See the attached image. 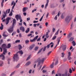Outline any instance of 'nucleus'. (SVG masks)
<instances>
[{
    "mask_svg": "<svg viewBox=\"0 0 76 76\" xmlns=\"http://www.w3.org/2000/svg\"><path fill=\"white\" fill-rule=\"evenodd\" d=\"M15 71H14V72H12L11 74V75H10V76H12V75H14V74H15Z\"/></svg>",
    "mask_w": 76,
    "mask_h": 76,
    "instance_id": "nucleus-31",
    "label": "nucleus"
},
{
    "mask_svg": "<svg viewBox=\"0 0 76 76\" xmlns=\"http://www.w3.org/2000/svg\"><path fill=\"white\" fill-rule=\"evenodd\" d=\"M15 18L17 20H18V19L20 20V19H22V18H21V16H20V15H17L15 16Z\"/></svg>",
    "mask_w": 76,
    "mask_h": 76,
    "instance_id": "nucleus-6",
    "label": "nucleus"
},
{
    "mask_svg": "<svg viewBox=\"0 0 76 76\" xmlns=\"http://www.w3.org/2000/svg\"><path fill=\"white\" fill-rule=\"evenodd\" d=\"M2 57V60H4L5 58V56L3 55V54H2L0 55V57L1 58Z\"/></svg>",
    "mask_w": 76,
    "mask_h": 76,
    "instance_id": "nucleus-9",
    "label": "nucleus"
},
{
    "mask_svg": "<svg viewBox=\"0 0 76 76\" xmlns=\"http://www.w3.org/2000/svg\"><path fill=\"white\" fill-rule=\"evenodd\" d=\"M1 76H6V74H2L1 75Z\"/></svg>",
    "mask_w": 76,
    "mask_h": 76,
    "instance_id": "nucleus-55",
    "label": "nucleus"
},
{
    "mask_svg": "<svg viewBox=\"0 0 76 76\" xmlns=\"http://www.w3.org/2000/svg\"><path fill=\"white\" fill-rule=\"evenodd\" d=\"M38 22V21H35V20H34L33 22L34 23H37Z\"/></svg>",
    "mask_w": 76,
    "mask_h": 76,
    "instance_id": "nucleus-53",
    "label": "nucleus"
},
{
    "mask_svg": "<svg viewBox=\"0 0 76 76\" xmlns=\"http://www.w3.org/2000/svg\"><path fill=\"white\" fill-rule=\"evenodd\" d=\"M68 58L69 60H72V58L71 57H70V56H68Z\"/></svg>",
    "mask_w": 76,
    "mask_h": 76,
    "instance_id": "nucleus-46",
    "label": "nucleus"
},
{
    "mask_svg": "<svg viewBox=\"0 0 76 76\" xmlns=\"http://www.w3.org/2000/svg\"><path fill=\"white\" fill-rule=\"evenodd\" d=\"M0 66H3V61H0Z\"/></svg>",
    "mask_w": 76,
    "mask_h": 76,
    "instance_id": "nucleus-24",
    "label": "nucleus"
},
{
    "mask_svg": "<svg viewBox=\"0 0 76 76\" xmlns=\"http://www.w3.org/2000/svg\"><path fill=\"white\" fill-rule=\"evenodd\" d=\"M72 18V16H67L65 19V22L66 23H69L70 21V20Z\"/></svg>",
    "mask_w": 76,
    "mask_h": 76,
    "instance_id": "nucleus-1",
    "label": "nucleus"
},
{
    "mask_svg": "<svg viewBox=\"0 0 76 76\" xmlns=\"http://www.w3.org/2000/svg\"><path fill=\"white\" fill-rule=\"evenodd\" d=\"M13 28H14V26H11L10 28L8 29V31L9 32V33H12L14 29Z\"/></svg>",
    "mask_w": 76,
    "mask_h": 76,
    "instance_id": "nucleus-4",
    "label": "nucleus"
},
{
    "mask_svg": "<svg viewBox=\"0 0 76 76\" xmlns=\"http://www.w3.org/2000/svg\"><path fill=\"white\" fill-rule=\"evenodd\" d=\"M48 32H46V33L45 35V37L46 38H48L49 37V36H48Z\"/></svg>",
    "mask_w": 76,
    "mask_h": 76,
    "instance_id": "nucleus-27",
    "label": "nucleus"
},
{
    "mask_svg": "<svg viewBox=\"0 0 76 76\" xmlns=\"http://www.w3.org/2000/svg\"><path fill=\"white\" fill-rule=\"evenodd\" d=\"M16 19H13V23H12V26H14V25H15V23H16Z\"/></svg>",
    "mask_w": 76,
    "mask_h": 76,
    "instance_id": "nucleus-15",
    "label": "nucleus"
},
{
    "mask_svg": "<svg viewBox=\"0 0 76 76\" xmlns=\"http://www.w3.org/2000/svg\"><path fill=\"white\" fill-rule=\"evenodd\" d=\"M45 14V13H44V15L40 18V19L39 20L40 22H41V21H42V19L43 18V17H44V16Z\"/></svg>",
    "mask_w": 76,
    "mask_h": 76,
    "instance_id": "nucleus-25",
    "label": "nucleus"
},
{
    "mask_svg": "<svg viewBox=\"0 0 76 76\" xmlns=\"http://www.w3.org/2000/svg\"><path fill=\"white\" fill-rule=\"evenodd\" d=\"M52 52V51H50L48 53V56L49 55H50V54Z\"/></svg>",
    "mask_w": 76,
    "mask_h": 76,
    "instance_id": "nucleus-58",
    "label": "nucleus"
},
{
    "mask_svg": "<svg viewBox=\"0 0 76 76\" xmlns=\"http://www.w3.org/2000/svg\"><path fill=\"white\" fill-rule=\"evenodd\" d=\"M20 31L23 32H25V28L23 26H21L20 27Z\"/></svg>",
    "mask_w": 76,
    "mask_h": 76,
    "instance_id": "nucleus-8",
    "label": "nucleus"
},
{
    "mask_svg": "<svg viewBox=\"0 0 76 76\" xmlns=\"http://www.w3.org/2000/svg\"><path fill=\"white\" fill-rule=\"evenodd\" d=\"M30 63H31V62L28 61V62L26 63V66H29V65L30 64Z\"/></svg>",
    "mask_w": 76,
    "mask_h": 76,
    "instance_id": "nucleus-32",
    "label": "nucleus"
},
{
    "mask_svg": "<svg viewBox=\"0 0 76 76\" xmlns=\"http://www.w3.org/2000/svg\"><path fill=\"white\" fill-rule=\"evenodd\" d=\"M38 47H36L35 48L34 50L35 51H37V50H38Z\"/></svg>",
    "mask_w": 76,
    "mask_h": 76,
    "instance_id": "nucleus-48",
    "label": "nucleus"
},
{
    "mask_svg": "<svg viewBox=\"0 0 76 76\" xmlns=\"http://www.w3.org/2000/svg\"><path fill=\"white\" fill-rule=\"evenodd\" d=\"M29 40H28V39H27L25 41V43L26 44H27V43H28V42H29Z\"/></svg>",
    "mask_w": 76,
    "mask_h": 76,
    "instance_id": "nucleus-43",
    "label": "nucleus"
},
{
    "mask_svg": "<svg viewBox=\"0 0 76 76\" xmlns=\"http://www.w3.org/2000/svg\"><path fill=\"white\" fill-rule=\"evenodd\" d=\"M13 58L14 61H18V60H19V56H18V55L17 54H14Z\"/></svg>",
    "mask_w": 76,
    "mask_h": 76,
    "instance_id": "nucleus-2",
    "label": "nucleus"
},
{
    "mask_svg": "<svg viewBox=\"0 0 76 76\" xmlns=\"http://www.w3.org/2000/svg\"><path fill=\"white\" fill-rule=\"evenodd\" d=\"M41 60L40 59V58H39L35 61H34V63H38V64L37 65V66H39L41 64Z\"/></svg>",
    "mask_w": 76,
    "mask_h": 76,
    "instance_id": "nucleus-3",
    "label": "nucleus"
},
{
    "mask_svg": "<svg viewBox=\"0 0 76 76\" xmlns=\"http://www.w3.org/2000/svg\"><path fill=\"white\" fill-rule=\"evenodd\" d=\"M73 40V38L71 37L69 39V41L70 42L72 41Z\"/></svg>",
    "mask_w": 76,
    "mask_h": 76,
    "instance_id": "nucleus-37",
    "label": "nucleus"
},
{
    "mask_svg": "<svg viewBox=\"0 0 76 76\" xmlns=\"http://www.w3.org/2000/svg\"><path fill=\"white\" fill-rule=\"evenodd\" d=\"M42 49H41L38 52V54L40 52H41V51H42Z\"/></svg>",
    "mask_w": 76,
    "mask_h": 76,
    "instance_id": "nucleus-49",
    "label": "nucleus"
},
{
    "mask_svg": "<svg viewBox=\"0 0 76 76\" xmlns=\"http://www.w3.org/2000/svg\"><path fill=\"white\" fill-rule=\"evenodd\" d=\"M6 53H7V49L5 48H4V51L3 53V54L6 55Z\"/></svg>",
    "mask_w": 76,
    "mask_h": 76,
    "instance_id": "nucleus-11",
    "label": "nucleus"
},
{
    "mask_svg": "<svg viewBox=\"0 0 76 76\" xmlns=\"http://www.w3.org/2000/svg\"><path fill=\"white\" fill-rule=\"evenodd\" d=\"M2 48H7V46H6V45L5 44H3L2 45Z\"/></svg>",
    "mask_w": 76,
    "mask_h": 76,
    "instance_id": "nucleus-12",
    "label": "nucleus"
},
{
    "mask_svg": "<svg viewBox=\"0 0 76 76\" xmlns=\"http://www.w3.org/2000/svg\"><path fill=\"white\" fill-rule=\"evenodd\" d=\"M34 47L35 45L34 44L32 45L29 47V50H32V48H34Z\"/></svg>",
    "mask_w": 76,
    "mask_h": 76,
    "instance_id": "nucleus-10",
    "label": "nucleus"
},
{
    "mask_svg": "<svg viewBox=\"0 0 76 76\" xmlns=\"http://www.w3.org/2000/svg\"><path fill=\"white\" fill-rule=\"evenodd\" d=\"M15 5H16V3L15 2L13 6L12 7V12H13V9H14V7H15Z\"/></svg>",
    "mask_w": 76,
    "mask_h": 76,
    "instance_id": "nucleus-19",
    "label": "nucleus"
},
{
    "mask_svg": "<svg viewBox=\"0 0 76 76\" xmlns=\"http://www.w3.org/2000/svg\"><path fill=\"white\" fill-rule=\"evenodd\" d=\"M54 66V62H53V63L52 64H51L50 65V68L52 69V68H53Z\"/></svg>",
    "mask_w": 76,
    "mask_h": 76,
    "instance_id": "nucleus-30",
    "label": "nucleus"
},
{
    "mask_svg": "<svg viewBox=\"0 0 76 76\" xmlns=\"http://www.w3.org/2000/svg\"><path fill=\"white\" fill-rule=\"evenodd\" d=\"M66 47H67L66 46V45H64L63 46V47H62V50L63 51H64L65 50H66Z\"/></svg>",
    "mask_w": 76,
    "mask_h": 76,
    "instance_id": "nucleus-14",
    "label": "nucleus"
},
{
    "mask_svg": "<svg viewBox=\"0 0 76 76\" xmlns=\"http://www.w3.org/2000/svg\"><path fill=\"white\" fill-rule=\"evenodd\" d=\"M52 15H54V14H55V11H53L52 12Z\"/></svg>",
    "mask_w": 76,
    "mask_h": 76,
    "instance_id": "nucleus-61",
    "label": "nucleus"
},
{
    "mask_svg": "<svg viewBox=\"0 0 76 76\" xmlns=\"http://www.w3.org/2000/svg\"><path fill=\"white\" fill-rule=\"evenodd\" d=\"M47 48V47H45L43 49V51H45V50H46V48Z\"/></svg>",
    "mask_w": 76,
    "mask_h": 76,
    "instance_id": "nucleus-57",
    "label": "nucleus"
},
{
    "mask_svg": "<svg viewBox=\"0 0 76 76\" xmlns=\"http://www.w3.org/2000/svg\"><path fill=\"white\" fill-rule=\"evenodd\" d=\"M57 37V36H55L54 37H53L52 39V40H54L56 38V37Z\"/></svg>",
    "mask_w": 76,
    "mask_h": 76,
    "instance_id": "nucleus-45",
    "label": "nucleus"
},
{
    "mask_svg": "<svg viewBox=\"0 0 76 76\" xmlns=\"http://www.w3.org/2000/svg\"><path fill=\"white\" fill-rule=\"evenodd\" d=\"M6 22L5 24L6 25H8V23H9V21L11 20V18L10 17H7L6 19Z\"/></svg>",
    "mask_w": 76,
    "mask_h": 76,
    "instance_id": "nucleus-5",
    "label": "nucleus"
},
{
    "mask_svg": "<svg viewBox=\"0 0 76 76\" xmlns=\"http://www.w3.org/2000/svg\"><path fill=\"white\" fill-rule=\"evenodd\" d=\"M28 7H24L23 10V12H26V10H28Z\"/></svg>",
    "mask_w": 76,
    "mask_h": 76,
    "instance_id": "nucleus-13",
    "label": "nucleus"
},
{
    "mask_svg": "<svg viewBox=\"0 0 76 76\" xmlns=\"http://www.w3.org/2000/svg\"><path fill=\"white\" fill-rule=\"evenodd\" d=\"M20 40H17L15 41V43H18V42H20Z\"/></svg>",
    "mask_w": 76,
    "mask_h": 76,
    "instance_id": "nucleus-40",
    "label": "nucleus"
},
{
    "mask_svg": "<svg viewBox=\"0 0 76 76\" xmlns=\"http://www.w3.org/2000/svg\"><path fill=\"white\" fill-rule=\"evenodd\" d=\"M69 72L70 73H72V70L71 69H69Z\"/></svg>",
    "mask_w": 76,
    "mask_h": 76,
    "instance_id": "nucleus-52",
    "label": "nucleus"
},
{
    "mask_svg": "<svg viewBox=\"0 0 76 76\" xmlns=\"http://www.w3.org/2000/svg\"><path fill=\"white\" fill-rule=\"evenodd\" d=\"M23 15H24L25 16H26V13L23 12Z\"/></svg>",
    "mask_w": 76,
    "mask_h": 76,
    "instance_id": "nucleus-64",
    "label": "nucleus"
},
{
    "mask_svg": "<svg viewBox=\"0 0 76 76\" xmlns=\"http://www.w3.org/2000/svg\"><path fill=\"white\" fill-rule=\"evenodd\" d=\"M68 74H67V71H66L64 74H62V76H67Z\"/></svg>",
    "mask_w": 76,
    "mask_h": 76,
    "instance_id": "nucleus-16",
    "label": "nucleus"
},
{
    "mask_svg": "<svg viewBox=\"0 0 76 76\" xmlns=\"http://www.w3.org/2000/svg\"><path fill=\"white\" fill-rule=\"evenodd\" d=\"M35 39H30V42H35Z\"/></svg>",
    "mask_w": 76,
    "mask_h": 76,
    "instance_id": "nucleus-35",
    "label": "nucleus"
},
{
    "mask_svg": "<svg viewBox=\"0 0 76 76\" xmlns=\"http://www.w3.org/2000/svg\"><path fill=\"white\" fill-rule=\"evenodd\" d=\"M45 58H42V60H41V61L42 63H43L44 62V60L45 59Z\"/></svg>",
    "mask_w": 76,
    "mask_h": 76,
    "instance_id": "nucleus-41",
    "label": "nucleus"
},
{
    "mask_svg": "<svg viewBox=\"0 0 76 76\" xmlns=\"http://www.w3.org/2000/svg\"><path fill=\"white\" fill-rule=\"evenodd\" d=\"M27 21H28V20H30V18H29V17L28 18H27Z\"/></svg>",
    "mask_w": 76,
    "mask_h": 76,
    "instance_id": "nucleus-62",
    "label": "nucleus"
},
{
    "mask_svg": "<svg viewBox=\"0 0 76 76\" xmlns=\"http://www.w3.org/2000/svg\"><path fill=\"white\" fill-rule=\"evenodd\" d=\"M59 31H60V29H58L56 33H55V35H58V32H59Z\"/></svg>",
    "mask_w": 76,
    "mask_h": 76,
    "instance_id": "nucleus-34",
    "label": "nucleus"
},
{
    "mask_svg": "<svg viewBox=\"0 0 76 76\" xmlns=\"http://www.w3.org/2000/svg\"><path fill=\"white\" fill-rule=\"evenodd\" d=\"M4 34H5V33L4 32L3 34V37H7V36L5 35Z\"/></svg>",
    "mask_w": 76,
    "mask_h": 76,
    "instance_id": "nucleus-42",
    "label": "nucleus"
},
{
    "mask_svg": "<svg viewBox=\"0 0 76 76\" xmlns=\"http://www.w3.org/2000/svg\"><path fill=\"white\" fill-rule=\"evenodd\" d=\"M14 3H15V1H13L12 2L11 5H13V4H14Z\"/></svg>",
    "mask_w": 76,
    "mask_h": 76,
    "instance_id": "nucleus-60",
    "label": "nucleus"
},
{
    "mask_svg": "<svg viewBox=\"0 0 76 76\" xmlns=\"http://www.w3.org/2000/svg\"><path fill=\"white\" fill-rule=\"evenodd\" d=\"M72 34H69L67 35V38L69 39L72 37Z\"/></svg>",
    "mask_w": 76,
    "mask_h": 76,
    "instance_id": "nucleus-20",
    "label": "nucleus"
},
{
    "mask_svg": "<svg viewBox=\"0 0 76 76\" xmlns=\"http://www.w3.org/2000/svg\"><path fill=\"white\" fill-rule=\"evenodd\" d=\"M47 72V70H43L42 71V72L43 73H46Z\"/></svg>",
    "mask_w": 76,
    "mask_h": 76,
    "instance_id": "nucleus-63",
    "label": "nucleus"
},
{
    "mask_svg": "<svg viewBox=\"0 0 76 76\" xmlns=\"http://www.w3.org/2000/svg\"><path fill=\"white\" fill-rule=\"evenodd\" d=\"M12 15H13V13H12V11H11L10 14H9V16H12Z\"/></svg>",
    "mask_w": 76,
    "mask_h": 76,
    "instance_id": "nucleus-33",
    "label": "nucleus"
},
{
    "mask_svg": "<svg viewBox=\"0 0 76 76\" xmlns=\"http://www.w3.org/2000/svg\"><path fill=\"white\" fill-rule=\"evenodd\" d=\"M61 54H62V56H61L62 57H64V55H65V54L64 53H61Z\"/></svg>",
    "mask_w": 76,
    "mask_h": 76,
    "instance_id": "nucleus-36",
    "label": "nucleus"
},
{
    "mask_svg": "<svg viewBox=\"0 0 76 76\" xmlns=\"http://www.w3.org/2000/svg\"><path fill=\"white\" fill-rule=\"evenodd\" d=\"M7 46V48H10V47H11V45L9 43L8 44Z\"/></svg>",
    "mask_w": 76,
    "mask_h": 76,
    "instance_id": "nucleus-21",
    "label": "nucleus"
},
{
    "mask_svg": "<svg viewBox=\"0 0 76 76\" xmlns=\"http://www.w3.org/2000/svg\"><path fill=\"white\" fill-rule=\"evenodd\" d=\"M18 47H19V50H21L22 48V46L20 45H18Z\"/></svg>",
    "mask_w": 76,
    "mask_h": 76,
    "instance_id": "nucleus-26",
    "label": "nucleus"
},
{
    "mask_svg": "<svg viewBox=\"0 0 76 76\" xmlns=\"http://www.w3.org/2000/svg\"><path fill=\"white\" fill-rule=\"evenodd\" d=\"M31 55H30L28 56V57L27 58V59H26V61H27V60H29V59H30V58H31Z\"/></svg>",
    "mask_w": 76,
    "mask_h": 76,
    "instance_id": "nucleus-29",
    "label": "nucleus"
},
{
    "mask_svg": "<svg viewBox=\"0 0 76 76\" xmlns=\"http://www.w3.org/2000/svg\"><path fill=\"white\" fill-rule=\"evenodd\" d=\"M38 36H37L34 38V40L35 41L36 40H37V39L38 38Z\"/></svg>",
    "mask_w": 76,
    "mask_h": 76,
    "instance_id": "nucleus-39",
    "label": "nucleus"
},
{
    "mask_svg": "<svg viewBox=\"0 0 76 76\" xmlns=\"http://www.w3.org/2000/svg\"><path fill=\"white\" fill-rule=\"evenodd\" d=\"M10 9L8 10H7L5 12V11H4V15H5V16H6V14H7L10 13Z\"/></svg>",
    "mask_w": 76,
    "mask_h": 76,
    "instance_id": "nucleus-7",
    "label": "nucleus"
},
{
    "mask_svg": "<svg viewBox=\"0 0 76 76\" xmlns=\"http://www.w3.org/2000/svg\"><path fill=\"white\" fill-rule=\"evenodd\" d=\"M19 37L20 38H21L22 37V34L21 33H20L19 34Z\"/></svg>",
    "mask_w": 76,
    "mask_h": 76,
    "instance_id": "nucleus-56",
    "label": "nucleus"
},
{
    "mask_svg": "<svg viewBox=\"0 0 76 76\" xmlns=\"http://www.w3.org/2000/svg\"><path fill=\"white\" fill-rule=\"evenodd\" d=\"M19 66H20V64H18L16 66V68H18V67H19Z\"/></svg>",
    "mask_w": 76,
    "mask_h": 76,
    "instance_id": "nucleus-54",
    "label": "nucleus"
},
{
    "mask_svg": "<svg viewBox=\"0 0 76 76\" xmlns=\"http://www.w3.org/2000/svg\"><path fill=\"white\" fill-rule=\"evenodd\" d=\"M18 53H19L20 54H21V55H22V54H23V51H22V50H20L17 53V54H18Z\"/></svg>",
    "mask_w": 76,
    "mask_h": 76,
    "instance_id": "nucleus-18",
    "label": "nucleus"
},
{
    "mask_svg": "<svg viewBox=\"0 0 76 76\" xmlns=\"http://www.w3.org/2000/svg\"><path fill=\"white\" fill-rule=\"evenodd\" d=\"M57 15H56L55 17V18H54V19H55V20H57Z\"/></svg>",
    "mask_w": 76,
    "mask_h": 76,
    "instance_id": "nucleus-50",
    "label": "nucleus"
},
{
    "mask_svg": "<svg viewBox=\"0 0 76 76\" xmlns=\"http://www.w3.org/2000/svg\"><path fill=\"white\" fill-rule=\"evenodd\" d=\"M15 34H16V32L15 31L13 32L12 34V36H13L14 35H15Z\"/></svg>",
    "mask_w": 76,
    "mask_h": 76,
    "instance_id": "nucleus-47",
    "label": "nucleus"
},
{
    "mask_svg": "<svg viewBox=\"0 0 76 76\" xmlns=\"http://www.w3.org/2000/svg\"><path fill=\"white\" fill-rule=\"evenodd\" d=\"M3 42V39H1L0 42V46L1 45V44Z\"/></svg>",
    "mask_w": 76,
    "mask_h": 76,
    "instance_id": "nucleus-38",
    "label": "nucleus"
},
{
    "mask_svg": "<svg viewBox=\"0 0 76 76\" xmlns=\"http://www.w3.org/2000/svg\"><path fill=\"white\" fill-rule=\"evenodd\" d=\"M60 37H58L57 39V41H58V45L59 44V42H60Z\"/></svg>",
    "mask_w": 76,
    "mask_h": 76,
    "instance_id": "nucleus-17",
    "label": "nucleus"
},
{
    "mask_svg": "<svg viewBox=\"0 0 76 76\" xmlns=\"http://www.w3.org/2000/svg\"><path fill=\"white\" fill-rule=\"evenodd\" d=\"M72 44H73V46H75L76 45V43L75 41H73L72 42Z\"/></svg>",
    "mask_w": 76,
    "mask_h": 76,
    "instance_id": "nucleus-28",
    "label": "nucleus"
},
{
    "mask_svg": "<svg viewBox=\"0 0 76 76\" xmlns=\"http://www.w3.org/2000/svg\"><path fill=\"white\" fill-rule=\"evenodd\" d=\"M0 29L1 30H3V25L2 23H1V26L0 27Z\"/></svg>",
    "mask_w": 76,
    "mask_h": 76,
    "instance_id": "nucleus-23",
    "label": "nucleus"
},
{
    "mask_svg": "<svg viewBox=\"0 0 76 76\" xmlns=\"http://www.w3.org/2000/svg\"><path fill=\"white\" fill-rule=\"evenodd\" d=\"M41 67H42V65H40L39 68L38 69V70H41Z\"/></svg>",
    "mask_w": 76,
    "mask_h": 76,
    "instance_id": "nucleus-44",
    "label": "nucleus"
},
{
    "mask_svg": "<svg viewBox=\"0 0 76 76\" xmlns=\"http://www.w3.org/2000/svg\"><path fill=\"white\" fill-rule=\"evenodd\" d=\"M68 54H69V55L68 57H70V56L71 55V53H70V52H69L68 53Z\"/></svg>",
    "mask_w": 76,
    "mask_h": 76,
    "instance_id": "nucleus-51",
    "label": "nucleus"
},
{
    "mask_svg": "<svg viewBox=\"0 0 76 76\" xmlns=\"http://www.w3.org/2000/svg\"><path fill=\"white\" fill-rule=\"evenodd\" d=\"M29 31H30L29 28H27V29L25 31L26 33H28L29 32Z\"/></svg>",
    "mask_w": 76,
    "mask_h": 76,
    "instance_id": "nucleus-22",
    "label": "nucleus"
},
{
    "mask_svg": "<svg viewBox=\"0 0 76 76\" xmlns=\"http://www.w3.org/2000/svg\"><path fill=\"white\" fill-rule=\"evenodd\" d=\"M47 6H48V4L47 3L45 5V8L46 9V8H47Z\"/></svg>",
    "mask_w": 76,
    "mask_h": 76,
    "instance_id": "nucleus-59",
    "label": "nucleus"
}]
</instances>
